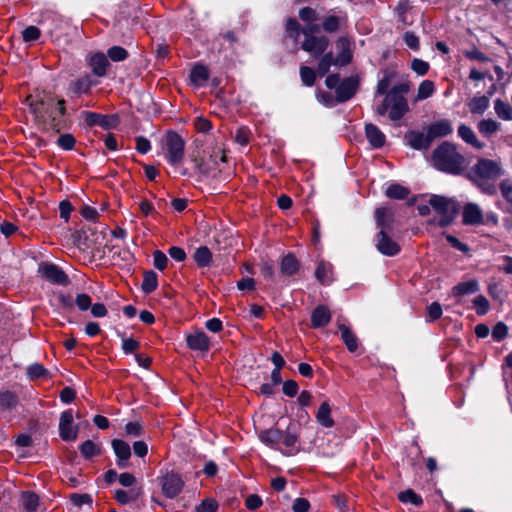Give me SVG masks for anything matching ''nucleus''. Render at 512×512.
<instances>
[{
	"mask_svg": "<svg viewBox=\"0 0 512 512\" xmlns=\"http://www.w3.org/2000/svg\"><path fill=\"white\" fill-rule=\"evenodd\" d=\"M25 101L35 122L43 129H52L58 133L68 127L64 99H58L53 93L43 90L27 96Z\"/></svg>",
	"mask_w": 512,
	"mask_h": 512,
	"instance_id": "nucleus-1",
	"label": "nucleus"
},
{
	"mask_svg": "<svg viewBox=\"0 0 512 512\" xmlns=\"http://www.w3.org/2000/svg\"><path fill=\"white\" fill-rule=\"evenodd\" d=\"M432 159L437 169L454 175L462 172L465 162L456 146L449 142H443L439 145L433 151Z\"/></svg>",
	"mask_w": 512,
	"mask_h": 512,
	"instance_id": "nucleus-2",
	"label": "nucleus"
},
{
	"mask_svg": "<svg viewBox=\"0 0 512 512\" xmlns=\"http://www.w3.org/2000/svg\"><path fill=\"white\" fill-rule=\"evenodd\" d=\"M428 203L440 216L439 219H431L429 224L439 227H447L452 224L460 209L456 200L440 195L430 196Z\"/></svg>",
	"mask_w": 512,
	"mask_h": 512,
	"instance_id": "nucleus-3",
	"label": "nucleus"
},
{
	"mask_svg": "<svg viewBox=\"0 0 512 512\" xmlns=\"http://www.w3.org/2000/svg\"><path fill=\"white\" fill-rule=\"evenodd\" d=\"M319 31L320 25H306L302 28L304 41L301 48L315 58L322 55L329 46V39L325 35H314Z\"/></svg>",
	"mask_w": 512,
	"mask_h": 512,
	"instance_id": "nucleus-4",
	"label": "nucleus"
},
{
	"mask_svg": "<svg viewBox=\"0 0 512 512\" xmlns=\"http://www.w3.org/2000/svg\"><path fill=\"white\" fill-rule=\"evenodd\" d=\"M165 157L172 165L179 164L184 157L185 141L175 131H168L164 138Z\"/></svg>",
	"mask_w": 512,
	"mask_h": 512,
	"instance_id": "nucleus-5",
	"label": "nucleus"
},
{
	"mask_svg": "<svg viewBox=\"0 0 512 512\" xmlns=\"http://www.w3.org/2000/svg\"><path fill=\"white\" fill-rule=\"evenodd\" d=\"M472 172L481 179H496L504 173L500 161L486 158L479 159L472 168Z\"/></svg>",
	"mask_w": 512,
	"mask_h": 512,
	"instance_id": "nucleus-6",
	"label": "nucleus"
},
{
	"mask_svg": "<svg viewBox=\"0 0 512 512\" xmlns=\"http://www.w3.org/2000/svg\"><path fill=\"white\" fill-rule=\"evenodd\" d=\"M38 273L43 279L53 284L67 285L69 283V278L66 273L53 263H40Z\"/></svg>",
	"mask_w": 512,
	"mask_h": 512,
	"instance_id": "nucleus-7",
	"label": "nucleus"
},
{
	"mask_svg": "<svg viewBox=\"0 0 512 512\" xmlns=\"http://www.w3.org/2000/svg\"><path fill=\"white\" fill-rule=\"evenodd\" d=\"M78 426L73 425V412L66 410L62 412L59 420V435L64 441H73L78 435Z\"/></svg>",
	"mask_w": 512,
	"mask_h": 512,
	"instance_id": "nucleus-8",
	"label": "nucleus"
},
{
	"mask_svg": "<svg viewBox=\"0 0 512 512\" xmlns=\"http://www.w3.org/2000/svg\"><path fill=\"white\" fill-rule=\"evenodd\" d=\"M162 492L167 498L176 497L183 488V481L178 474L167 473L161 478Z\"/></svg>",
	"mask_w": 512,
	"mask_h": 512,
	"instance_id": "nucleus-9",
	"label": "nucleus"
},
{
	"mask_svg": "<svg viewBox=\"0 0 512 512\" xmlns=\"http://www.w3.org/2000/svg\"><path fill=\"white\" fill-rule=\"evenodd\" d=\"M375 241L377 250L385 256H395L400 252V246L386 231H379L376 234Z\"/></svg>",
	"mask_w": 512,
	"mask_h": 512,
	"instance_id": "nucleus-10",
	"label": "nucleus"
},
{
	"mask_svg": "<svg viewBox=\"0 0 512 512\" xmlns=\"http://www.w3.org/2000/svg\"><path fill=\"white\" fill-rule=\"evenodd\" d=\"M83 117L87 125L95 126L98 125L105 129L114 128L118 123V118L115 115L108 116L102 115L95 112L85 111Z\"/></svg>",
	"mask_w": 512,
	"mask_h": 512,
	"instance_id": "nucleus-11",
	"label": "nucleus"
},
{
	"mask_svg": "<svg viewBox=\"0 0 512 512\" xmlns=\"http://www.w3.org/2000/svg\"><path fill=\"white\" fill-rule=\"evenodd\" d=\"M359 81L356 77H347L341 81L336 89V99L338 102H345L351 99L357 92Z\"/></svg>",
	"mask_w": 512,
	"mask_h": 512,
	"instance_id": "nucleus-12",
	"label": "nucleus"
},
{
	"mask_svg": "<svg viewBox=\"0 0 512 512\" xmlns=\"http://www.w3.org/2000/svg\"><path fill=\"white\" fill-rule=\"evenodd\" d=\"M390 106L389 118L393 121L400 120L408 111V103L404 96L386 95Z\"/></svg>",
	"mask_w": 512,
	"mask_h": 512,
	"instance_id": "nucleus-13",
	"label": "nucleus"
},
{
	"mask_svg": "<svg viewBox=\"0 0 512 512\" xmlns=\"http://www.w3.org/2000/svg\"><path fill=\"white\" fill-rule=\"evenodd\" d=\"M463 223L465 225H480L483 224V212L481 208L475 203H467L463 207Z\"/></svg>",
	"mask_w": 512,
	"mask_h": 512,
	"instance_id": "nucleus-14",
	"label": "nucleus"
},
{
	"mask_svg": "<svg viewBox=\"0 0 512 512\" xmlns=\"http://www.w3.org/2000/svg\"><path fill=\"white\" fill-rule=\"evenodd\" d=\"M112 448L117 457V465L120 468H126L129 465V458L131 456V448L129 444L123 440L114 439L112 441Z\"/></svg>",
	"mask_w": 512,
	"mask_h": 512,
	"instance_id": "nucleus-15",
	"label": "nucleus"
},
{
	"mask_svg": "<svg viewBox=\"0 0 512 512\" xmlns=\"http://www.w3.org/2000/svg\"><path fill=\"white\" fill-rule=\"evenodd\" d=\"M405 140L408 145L416 150H426L432 143V139L429 138L428 132L427 134H424L418 131H409L405 134Z\"/></svg>",
	"mask_w": 512,
	"mask_h": 512,
	"instance_id": "nucleus-16",
	"label": "nucleus"
},
{
	"mask_svg": "<svg viewBox=\"0 0 512 512\" xmlns=\"http://www.w3.org/2000/svg\"><path fill=\"white\" fill-rule=\"evenodd\" d=\"M187 345L192 350L208 351L210 348V340L208 336L201 330H196L189 334L186 338Z\"/></svg>",
	"mask_w": 512,
	"mask_h": 512,
	"instance_id": "nucleus-17",
	"label": "nucleus"
},
{
	"mask_svg": "<svg viewBox=\"0 0 512 512\" xmlns=\"http://www.w3.org/2000/svg\"><path fill=\"white\" fill-rule=\"evenodd\" d=\"M427 131L429 133V138H431L433 141L435 138L445 137V136L451 134L453 131V128H452L451 122L449 120L442 119L440 121L432 123L428 127Z\"/></svg>",
	"mask_w": 512,
	"mask_h": 512,
	"instance_id": "nucleus-18",
	"label": "nucleus"
},
{
	"mask_svg": "<svg viewBox=\"0 0 512 512\" xmlns=\"http://www.w3.org/2000/svg\"><path fill=\"white\" fill-rule=\"evenodd\" d=\"M337 47L340 49L336 58V66H345L352 60V51L350 41L346 37H340L337 41Z\"/></svg>",
	"mask_w": 512,
	"mask_h": 512,
	"instance_id": "nucleus-19",
	"label": "nucleus"
},
{
	"mask_svg": "<svg viewBox=\"0 0 512 512\" xmlns=\"http://www.w3.org/2000/svg\"><path fill=\"white\" fill-rule=\"evenodd\" d=\"M331 320V313L324 305L317 306L311 314V325L313 328L326 326Z\"/></svg>",
	"mask_w": 512,
	"mask_h": 512,
	"instance_id": "nucleus-20",
	"label": "nucleus"
},
{
	"mask_svg": "<svg viewBox=\"0 0 512 512\" xmlns=\"http://www.w3.org/2000/svg\"><path fill=\"white\" fill-rule=\"evenodd\" d=\"M89 65L95 75L103 77L106 75L107 67L109 66V61L105 54L96 53L91 55L89 59Z\"/></svg>",
	"mask_w": 512,
	"mask_h": 512,
	"instance_id": "nucleus-21",
	"label": "nucleus"
},
{
	"mask_svg": "<svg viewBox=\"0 0 512 512\" xmlns=\"http://www.w3.org/2000/svg\"><path fill=\"white\" fill-rule=\"evenodd\" d=\"M365 134L369 141V143L374 148H380L385 144V135L381 132V130L374 124H366L365 126Z\"/></svg>",
	"mask_w": 512,
	"mask_h": 512,
	"instance_id": "nucleus-22",
	"label": "nucleus"
},
{
	"mask_svg": "<svg viewBox=\"0 0 512 512\" xmlns=\"http://www.w3.org/2000/svg\"><path fill=\"white\" fill-rule=\"evenodd\" d=\"M344 23L345 17L334 14L328 15L323 18L320 28L326 33H336L341 29Z\"/></svg>",
	"mask_w": 512,
	"mask_h": 512,
	"instance_id": "nucleus-23",
	"label": "nucleus"
},
{
	"mask_svg": "<svg viewBox=\"0 0 512 512\" xmlns=\"http://www.w3.org/2000/svg\"><path fill=\"white\" fill-rule=\"evenodd\" d=\"M458 135L459 137L466 142L467 144L473 146L474 148L481 150L484 148V143L480 142L474 131L467 125L461 124L458 127Z\"/></svg>",
	"mask_w": 512,
	"mask_h": 512,
	"instance_id": "nucleus-24",
	"label": "nucleus"
},
{
	"mask_svg": "<svg viewBox=\"0 0 512 512\" xmlns=\"http://www.w3.org/2000/svg\"><path fill=\"white\" fill-rule=\"evenodd\" d=\"M375 219L380 231H386L392 226L393 214L387 208L380 207L375 210Z\"/></svg>",
	"mask_w": 512,
	"mask_h": 512,
	"instance_id": "nucleus-25",
	"label": "nucleus"
},
{
	"mask_svg": "<svg viewBox=\"0 0 512 512\" xmlns=\"http://www.w3.org/2000/svg\"><path fill=\"white\" fill-rule=\"evenodd\" d=\"M299 269V262L296 257L289 253L285 255L280 263V271L284 276H292L297 273Z\"/></svg>",
	"mask_w": 512,
	"mask_h": 512,
	"instance_id": "nucleus-26",
	"label": "nucleus"
},
{
	"mask_svg": "<svg viewBox=\"0 0 512 512\" xmlns=\"http://www.w3.org/2000/svg\"><path fill=\"white\" fill-rule=\"evenodd\" d=\"M396 77V71L393 69H385L383 70V77L379 80L377 84L376 93L379 95H387L389 93V87L391 82Z\"/></svg>",
	"mask_w": 512,
	"mask_h": 512,
	"instance_id": "nucleus-27",
	"label": "nucleus"
},
{
	"mask_svg": "<svg viewBox=\"0 0 512 512\" xmlns=\"http://www.w3.org/2000/svg\"><path fill=\"white\" fill-rule=\"evenodd\" d=\"M338 328L341 332V338L345 343L347 349L350 352L356 351L358 348V340L356 335L344 324H340Z\"/></svg>",
	"mask_w": 512,
	"mask_h": 512,
	"instance_id": "nucleus-28",
	"label": "nucleus"
},
{
	"mask_svg": "<svg viewBox=\"0 0 512 512\" xmlns=\"http://www.w3.org/2000/svg\"><path fill=\"white\" fill-rule=\"evenodd\" d=\"M479 290V284L476 280H470L467 282H462L453 287L452 294L454 296H463L474 294Z\"/></svg>",
	"mask_w": 512,
	"mask_h": 512,
	"instance_id": "nucleus-29",
	"label": "nucleus"
},
{
	"mask_svg": "<svg viewBox=\"0 0 512 512\" xmlns=\"http://www.w3.org/2000/svg\"><path fill=\"white\" fill-rule=\"evenodd\" d=\"M317 421L324 427L330 428L334 425L331 417V408L328 402H323L316 414Z\"/></svg>",
	"mask_w": 512,
	"mask_h": 512,
	"instance_id": "nucleus-30",
	"label": "nucleus"
},
{
	"mask_svg": "<svg viewBox=\"0 0 512 512\" xmlns=\"http://www.w3.org/2000/svg\"><path fill=\"white\" fill-rule=\"evenodd\" d=\"M319 57L320 58L317 65V73L320 76H324L328 73L332 65L336 66V58L334 57L332 52H324Z\"/></svg>",
	"mask_w": 512,
	"mask_h": 512,
	"instance_id": "nucleus-31",
	"label": "nucleus"
},
{
	"mask_svg": "<svg viewBox=\"0 0 512 512\" xmlns=\"http://www.w3.org/2000/svg\"><path fill=\"white\" fill-rule=\"evenodd\" d=\"M470 112L473 114H483L489 107V98L482 96H475L468 102Z\"/></svg>",
	"mask_w": 512,
	"mask_h": 512,
	"instance_id": "nucleus-32",
	"label": "nucleus"
},
{
	"mask_svg": "<svg viewBox=\"0 0 512 512\" xmlns=\"http://www.w3.org/2000/svg\"><path fill=\"white\" fill-rule=\"evenodd\" d=\"M282 436H283V432L280 431L279 429H275V428L264 430L259 435L260 440L263 443L270 445L272 447H274L276 444H278L280 442V440L282 439Z\"/></svg>",
	"mask_w": 512,
	"mask_h": 512,
	"instance_id": "nucleus-33",
	"label": "nucleus"
},
{
	"mask_svg": "<svg viewBox=\"0 0 512 512\" xmlns=\"http://www.w3.org/2000/svg\"><path fill=\"white\" fill-rule=\"evenodd\" d=\"M209 78V71L203 65H196L190 73V80L193 85L201 86Z\"/></svg>",
	"mask_w": 512,
	"mask_h": 512,
	"instance_id": "nucleus-34",
	"label": "nucleus"
},
{
	"mask_svg": "<svg viewBox=\"0 0 512 512\" xmlns=\"http://www.w3.org/2000/svg\"><path fill=\"white\" fill-rule=\"evenodd\" d=\"M158 286L157 274L153 270L144 272L141 284L142 291L145 294L152 293Z\"/></svg>",
	"mask_w": 512,
	"mask_h": 512,
	"instance_id": "nucleus-35",
	"label": "nucleus"
},
{
	"mask_svg": "<svg viewBox=\"0 0 512 512\" xmlns=\"http://www.w3.org/2000/svg\"><path fill=\"white\" fill-rule=\"evenodd\" d=\"M477 127L483 136L489 137L500 129V123L492 119H483L478 123Z\"/></svg>",
	"mask_w": 512,
	"mask_h": 512,
	"instance_id": "nucleus-36",
	"label": "nucleus"
},
{
	"mask_svg": "<svg viewBox=\"0 0 512 512\" xmlns=\"http://www.w3.org/2000/svg\"><path fill=\"white\" fill-rule=\"evenodd\" d=\"M331 273V265L324 262H320L315 270L316 278L324 285H327L332 281Z\"/></svg>",
	"mask_w": 512,
	"mask_h": 512,
	"instance_id": "nucleus-37",
	"label": "nucleus"
},
{
	"mask_svg": "<svg viewBox=\"0 0 512 512\" xmlns=\"http://www.w3.org/2000/svg\"><path fill=\"white\" fill-rule=\"evenodd\" d=\"M21 503L25 510L34 512L39 505V497L33 492L26 491L21 494Z\"/></svg>",
	"mask_w": 512,
	"mask_h": 512,
	"instance_id": "nucleus-38",
	"label": "nucleus"
},
{
	"mask_svg": "<svg viewBox=\"0 0 512 512\" xmlns=\"http://www.w3.org/2000/svg\"><path fill=\"white\" fill-rule=\"evenodd\" d=\"M494 109L499 118L507 121L512 120V107L509 103L496 99L494 102Z\"/></svg>",
	"mask_w": 512,
	"mask_h": 512,
	"instance_id": "nucleus-39",
	"label": "nucleus"
},
{
	"mask_svg": "<svg viewBox=\"0 0 512 512\" xmlns=\"http://www.w3.org/2000/svg\"><path fill=\"white\" fill-rule=\"evenodd\" d=\"M80 452L84 458L90 459L101 454V447L92 440H86L81 444Z\"/></svg>",
	"mask_w": 512,
	"mask_h": 512,
	"instance_id": "nucleus-40",
	"label": "nucleus"
},
{
	"mask_svg": "<svg viewBox=\"0 0 512 512\" xmlns=\"http://www.w3.org/2000/svg\"><path fill=\"white\" fill-rule=\"evenodd\" d=\"M212 254L208 247L201 246L194 253V260L200 267H206L210 265Z\"/></svg>",
	"mask_w": 512,
	"mask_h": 512,
	"instance_id": "nucleus-41",
	"label": "nucleus"
},
{
	"mask_svg": "<svg viewBox=\"0 0 512 512\" xmlns=\"http://www.w3.org/2000/svg\"><path fill=\"white\" fill-rule=\"evenodd\" d=\"M409 193V189L400 184H391L386 189V196L392 199H405Z\"/></svg>",
	"mask_w": 512,
	"mask_h": 512,
	"instance_id": "nucleus-42",
	"label": "nucleus"
},
{
	"mask_svg": "<svg viewBox=\"0 0 512 512\" xmlns=\"http://www.w3.org/2000/svg\"><path fill=\"white\" fill-rule=\"evenodd\" d=\"M435 91L434 83L430 80H424L420 83L417 91L416 100L421 101L429 98Z\"/></svg>",
	"mask_w": 512,
	"mask_h": 512,
	"instance_id": "nucleus-43",
	"label": "nucleus"
},
{
	"mask_svg": "<svg viewBox=\"0 0 512 512\" xmlns=\"http://www.w3.org/2000/svg\"><path fill=\"white\" fill-rule=\"evenodd\" d=\"M18 404V398L17 396L10 392L5 391L0 393V406L5 409H13Z\"/></svg>",
	"mask_w": 512,
	"mask_h": 512,
	"instance_id": "nucleus-44",
	"label": "nucleus"
},
{
	"mask_svg": "<svg viewBox=\"0 0 512 512\" xmlns=\"http://www.w3.org/2000/svg\"><path fill=\"white\" fill-rule=\"evenodd\" d=\"M299 18L306 23V25H316L313 23L318 20V14L315 9L311 7H303L299 11Z\"/></svg>",
	"mask_w": 512,
	"mask_h": 512,
	"instance_id": "nucleus-45",
	"label": "nucleus"
},
{
	"mask_svg": "<svg viewBox=\"0 0 512 512\" xmlns=\"http://www.w3.org/2000/svg\"><path fill=\"white\" fill-rule=\"evenodd\" d=\"M300 78L304 85L310 87L315 83L316 72L308 66H301L300 67Z\"/></svg>",
	"mask_w": 512,
	"mask_h": 512,
	"instance_id": "nucleus-46",
	"label": "nucleus"
},
{
	"mask_svg": "<svg viewBox=\"0 0 512 512\" xmlns=\"http://www.w3.org/2000/svg\"><path fill=\"white\" fill-rule=\"evenodd\" d=\"M286 33L288 37L293 38L295 41L299 38L302 29L295 18H289L286 21Z\"/></svg>",
	"mask_w": 512,
	"mask_h": 512,
	"instance_id": "nucleus-47",
	"label": "nucleus"
},
{
	"mask_svg": "<svg viewBox=\"0 0 512 512\" xmlns=\"http://www.w3.org/2000/svg\"><path fill=\"white\" fill-rule=\"evenodd\" d=\"M27 375L31 379L46 378L49 376V372L43 365L35 363L27 368Z\"/></svg>",
	"mask_w": 512,
	"mask_h": 512,
	"instance_id": "nucleus-48",
	"label": "nucleus"
},
{
	"mask_svg": "<svg viewBox=\"0 0 512 512\" xmlns=\"http://www.w3.org/2000/svg\"><path fill=\"white\" fill-rule=\"evenodd\" d=\"M399 500L404 503L410 502L416 506H420L423 503L422 498L411 489L401 492Z\"/></svg>",
	"mask_w": 512,
	"mask_h": 512,
	"instance_id": "nucleus-49",
	"label": "nucleus"
},
{
	"mask_svg": "<svg viewBox=\"0 0 512 512\" xmlns=\"http://www.w3.org/2000/svg\"><path fill=\"white\" fill-rule=\"evenodd\" d=\"M107 56L114 62H120L128 57V52L123 47L113 46L108 49Z\"/></svg>",
	"mask_w": 512,
	"mask_h": 512,
	"instance_id": "nucleus-50",
	"label": "nucleus"
},
{
	"mask_svg": "<svg viewBox=\"0 0 512 512\" xmlns=\"http://www.w3.org/2000/svg\"><path fill=\"white\" fill-rule=\"evenodd\" d=\"M115 499L121 505H125L130 501L136 500L138 497V493H134V491L127 492L122 489H118L114 494Z\"/></svg>",
	"mask_w": 512,
	"mask_h": 512,
	"instance_id": "nucleus-51",
	"label": "nucleus"
},
{
	"mask_svg": "<svg viewBox=\"0 0 512 512\" xmlns=\"http://www.w3.org/2000/svg\"><path fill=\"white\" fill-rule=\"evenodd\" d=\"M69 89L74 94H82V93L88 92V90L90 89V84H89L88 79L81 78V79H77L76 81L72 82L70 84Z\"/></svg>",
	"mask_w": 512,
	"mask_h": 512,
	"instance_id": "nucleus-52",
	"label": "nucleus"
},
{
	"mask_svg": "<svg viewBox=\"0 0 512 512\" xmlns=\"http://www.w3.org/2000/svg\"><path fill=\"white\" fill-rule=\"evenodd\" d=\"M168 264L167 256L160 250L153 252V265L156 269L163 271Z\"/></svg>",
	"mask_w": 512,
	"mask_h": 512,
	"instance_id": "nucleus-53",
	"label": "nucleus"
},
{
	"mask_svg": "<svg viewBox=\"0 0 512 512\" xmlns=\"http://www.w3.org/2000/svg\"><path fill=\"white\" fill-rule=\"evenodd\" d=\"M297 440L298 436L295 430L291 426H288L287 430L283 432L280 442H282L286 447H293Z\"/></svg>",
	"mask_w": 512,
	"mask_h": 512,
	"instance_id": "nucleus-54",
	"label": "nucleus"
},
{
	"mask_svg": "<svg viewBox=\"0 0 512 512\" xmlns=\"http://www.w3.org/2000/svg\"><path fill=\"white\" fill-rule=\"evenodd\" d=\"M442 307L438 302H433L427 307L428 321L433 322L442 316Z\"/></svg>",
	"mask_w": 512,
	"mask_h": 512,
	"instance_id": "nucleus-55",
	"label": "nucleus"
},
{
	"mask_svg": "<svg viewBox=\"0 0 512 512\" xmlns=\"http://www.w3.org/2000/svg\"><path fill=\"white\" fill-rule=\"evenodd\" d=\"M76 140L72 134H62L57 140V144L64 150L73 149Z\"/></svg>",
	"mask_w": 512,
	"mask_h": 512,
	"instance_id": "nucleus-56",
	"label": "nucleus"
},
{
	"mask_svg": "<svg viewBox=\"0 0 512 512\" xmlns=\"http://www.w3.org/2000/svg\"><path fill=\"white\" fill-rule=\"evenodd\" d=\"M218 508L217 502L212 498H207L196 507L197 512H216Z\"/></svg>",
	"mask_w": 512,
	"mask_h": 512,
	"instance_id": "nucleus-57",
	"label": "nucleus"
},
{
	"mask_svg": "<svg viewBox=\"0 0 512 512\" xmlns=\"http://www.w3.org/2000/svg\"><path fill=\"white\" fill-rule=\"evenodd\" d=\"M411 69L418 75L423 76L429 70V64L421 59L415 58L411 63Z\"/></svg>",
	"mask_w": 512,
	"mask_h": 512,
	"instance_id": "nucleus-58",
	"label": "nucleus"
},
{
	"mask_svg": "<svg viewBox=\"0 0 512 512\" xmlns=\"http://www.w3.org/2000/svg\"><path fill=\"white\" fill-rule=\"evenodd\" d=\"M70 500L75 506H82L84 504L91 505L92 497L89 494L73 493L70 495Z\"/></svg>",
	"mask_w": 512,
	"mask_h": 512,
	"instance_id": "nucleus-59",
	"label": "nucleus"
},
{
	"mask_svg": "<svg viewBox=\"0 0 512 512\" xmlns=\"http://www.w3.org/2000/svg\"><path fill=\"white\" fill-rule=\"evenodd\" d=\"M508 334V327L503 322H498L492 330V337L496 341L503 340Z\"/></svg>",
	"mask_w": 512,
	"mask_h": 512,
	"instance_id": "nucleus-60",
	"label": "nucleus"
},
{
	"mask_svg": "<svg viewBox=\"0 0 512 512\" xmlns=\"http://www.w3.org/2000/svg\"><path fill=\"white\" fill-rule=\"evenodd\" d=\"M75 303L81 311H85L91 307V297L85 293H80L76 296Z\"/></svg>",
	"mask_w": 512,
	"mask_h": 512,
	"instance_id": "nucleus-61",
	"label": "nucleus"
},
{
	"mask_svg": "<svg viewBox=\"0 0 512 512\" xmlns=\"http://www.w3.org/2000/svg\"><path fill=\"white\" fill-rule=\"evenodd\" d=\"M474 306L476 307L477 313L479 315H483L488 311L489 308V302L488 300L482 296L479 295L473 300Z\"/></svg>",
	"mask_w": 512,
	"mask_h": 512,
	"instance_id": "nucleus-62",
	"label": "nucleus"
},
{
	"mask_svg": "<svg viewBox=\"0 0 512 512\" xmlns=\"http://www.w3.org/2000/svg\"><path fill=\"white\" fill-rule=\"evenodd\" d=\"M23 40L26 42L35 41L40 36V30L36 26H28L22 33Z\"/></svg>",
	"mask_w": 512,
	"mask_h": 512,
	"instance_id": "nucleus-63",
	"label": "nucleus"
},
{
	"mask_svg": "<svg viewBox=\"0 0 512 512\" xmlns=\"http://www.w3.org/2000/svg\"><path fill=\"white\" fill-rule=\"evenodd\" d=\"M500 190L502 196L512 204V182L509 179H505L500 183Z\"/></svg>",
	"mask_w": 512,
	"mask_h": 512,
	"instance_id": "nucleus-64",
	"label": "nucleus"
}]
</instances>
